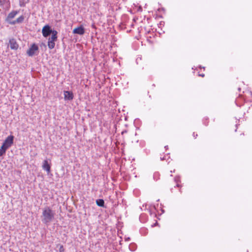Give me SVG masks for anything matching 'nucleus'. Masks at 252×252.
Listing matches in <instances>:
<instances>
[{
	"label": "nucleus",
	"mask_w": 252,
	"mask_h": 252,
	"mask_svg": "<svg viewBox=\"0 0 252 252\" xmlns=\"http://www.w3.org/2000/svg\"><path fill=\"white\" fill-rule=\"evenodd\" d=\"M175 182L176 183V186L180 188L182 186L181 185V181L180 179L178 177H176L175 178Z\"/></svg>",
	"instance_id": "nucleus-14"
},
{
	"label": "nucleus",
	"mask_w": 252,
	"mask_h": 252,
	"mask_svg": "<svg viewBox=\"0 0 252 252\" xmlns=\"http://www.w3.org/2000/svg\"><path fill=\"white\" fill-rule=\"evenodd\" d=\"M7 150V149L4 147V146L1 145V147L0 148V157L5 154Z\"/></svg>",
	"instance_id": "nucleus-13"
},
{
	"label": "nucleus",
	"mask_w": 252,
	"mask_h": 252,
	"mask_svg": "<svg viewBox=\"0 0 252 252\" xmlns=\"http://www.w3.org/2000/svg\"><path fill=\"white\" fill-rule=\"evenodd\" d=\"M18 13V11H12L8 14L7 17L6 18V21L10 23V22H11L10 21L13 19Z\"/></svg>",
	"instance_id": "nucleus-8"
},
{
	"label": "nucleus",
	"mask_w": 252,
	"mask_h": 252,
	"mask_svg": "<svg viewBox=\"0 0 252 252\" xmlns=\"http://www.w3.org/2000/svg\"><path fill=\"white\" fill-rule=\"evenodd\" d=\"M4 2V0H0V4L2 5Z\"/></svg>",
	"instance_id": "nucleus-17"
},
{
	"label": "nucleus",
	"mask_w": 252,
	"mask_h": 252,
	"mask_svg": "<svg viewBox=\"0 0 252 252\" xmlns=\"http://www.w3.org/2000/svg\"><path fill=\"white\" fill-rule=\"evenodd\" d=\"M38 50V46L35 43H33L30 47V48L27 50V54L29 56H33L36 52Z\"/></svg>",
	"instance_id": "nucleus-3"
},
{
	"label": "nucleus",
	"mask_w": 252,
	"mask_h": 252,
	"mask_svg": "<svg viewBox=\"0 0 252 252\" xmlns=\"http://www.w3.org/2000/svg\"><path fill=\"white\" fill-rule=\"evenodd\" d=\"M10 47L11 49L16 50L18 49L19 45L17 43L15 39H12L9 40Z\"/></svg>",
	"instance_id": "nucleus-9"
},
{
	"label": "nucleus",
	"mask_w": 252,
	"mask_h": 252,
	"mask_svg": "<svg viewBox=\"0 0 252 252\" xmlns=\"http://www.w3.org/2000/svg\"><path fill=\"white\" fill-rule=\"evenodd\" d=\"M55 215V213L49 207L44 208L42 213V221L46 224L52 221Z\"/></svg>",
	"instance_id": "nucleus-1"
},
{
	"label": "nucleus",
	"mask_w": 252,
	"mask_h": 252,
	"mask_svg": "<svg viewBox=\"0 0 252 252\" xmlns=\"http://www.w3.org/2000/svg\"><path fill=\"white\" fill-rule=\"evenodd\" d=\"M14 136L13 135H9L4 140L2 145L4 146L7 149L10 148L13 143Z\"/></svg>",
	"instance_id": "nucleus-2"
},
{
	"label": "nucleus",
	"mask_w": 252,
	"mask_h": 252,
	"mask_svg": "<svg viewBox=\"0 0 252 252\" xmlns=\"http://www.w3.org/2000/svg\"><path fill=\"white\" fill-rule=\"evenodd\" d=\"M55 43L52 41H48V46L50 49H52L55 47Z\"/></svg>",
	"instance_id": "nucleus-15"
},
{
	"label": "nucleus",
	"mask_w": 252,
	"mask_h": 252,
	"mask_svg": "<svg viewBox=\"0 0 252 252\" xmlns=\"http://www.w3.org/2000/svg\"><path fill=\"white\" fill-rule=\"evenodd\" d=\"M42 168L46 170L48 173H49L51 171V165L48 163L47 160H44L43 162Z\"/></svg>",
	"instance_id": "nucleus-7"
},
{
	"label": "nucleus",
	"mask_w": 252,
	"mask_h": 252,
	"mask_svg": "<svg viewBox=\"0 0 252 252\" xmlns=\"http://www.w3.org/2000/svg\"><path fill=\"white\" fill-rule=\"evenodd\" d=\"M96 204L100 207H104V201L102 199H99L96 200Z\"/></svg>",
	"instance_id": "nucleus-12"
},
{
	"label": "nucleus",
	"mask_w": 252,
	"mask_h": 252,
	"mask_svg": "<svg viewBox=\"0 0 252 252\" xmlns=\"http://www.w3.org/2000/svg\"><path fill=\"white\" fill-rule=\"evenodd\" d=\"M199 76H200L201 77H204V74H200Z\"/></svg>",
	"instance_id": "nucleus-19"
},
{
	"label": "nucleus",
	"mask_w": 252,
	"mask_h": 252,
	"mask_svg": "<svg viewBox=\"0 0 252 252\" xmlns=\"http://www.w3.org/2000/svg\"><path fill=\"white\" fill-rule=\"evenodd\" d=\"M24 17L23 16H21L19 17H18L16 20L13 21L11 22H10V24L12 25H14L16 23H21L24 21Z\"/></svg>",
	"instance_id": "nucleus-11"
},
{
	"label": "nucleus",
	"mask_w": 252,
	"mask_h": 252,
	"mask_svg": "<svg viewBox=\"0 0 252 252\" xmlns=\"http://www.w3.org/2000/svg\"><path fill=\"white\" fill-rule=\"evenodd\" d=\"M193 136H194V137L195 138H196L197 137V134H196L195 135V133H193Z\"/></svg>",
	"instance_id": "nucleus-18"
},
{
	"label": "nucleus",
	"mask_w": 252,
	"mask_h": 252,
	"mask_svg": "<svg viewBox=\"0 0 252 252\" xmlns=\"http://www.w3.org/2000/svg\"><path fill=\"white\" fill-rule=\"evenodd\" d=\"M85 29L82 25L78 27L73 30V33L74 34H78L79 35H83L85 33Z\"/></svg>",
	"instance_id": "nucleus-5"
},
{
	"label": "nucleus",
	"mask_w": 252,
	"mask_h": 252,
	"mask_svg": "<svg viewBox=\"0 0 252 252\" xmlns=\"http://www.w3.org/2000/svg\"><path fill=\"white\" fill-rule=\"evenodd\" d=\"M57 34L58 32L56 31H53V34L51 37L49 38L48 41H52L55 42L57 40Z\"/></svg>",
	"instance_id": "nucleus-10"
},
{
	"label": "nucleus",
	"mask_w": 252,
	"mask_h": 252,
	"mask_svg": "<svg viewBox=\"0 0 252 252\" xmlns=\"http://www.w3.org/2000/svg\"><path fill=\"white\" fill-rule=\"evenodd\" d=\"M59 252H64V249L63 246V245L60 246Z\"/></svg>",
	"instance_id": "nucleus-16"
},
{
	"label": "nucleus",
	"mask_w": 252,
	"mask_h": 252,
	"mask_svg": "<svg viewBox=\"0 0 252 252\" xmlns=\"http://www.w3.org/2000/svg\"><path fill=\"white\" fill-rule=\"evenodd\" d=\"M73 94L72 92L64 91V99L65 100H71L73 99Z\"/></svg>",
	"instance_id": "nucleus-6"
},
{
	"label": "nucleus",
	"mask_w": 252,
	"mask_h": 252,
	"mask_svg": "<svg viewBox=\"0 0 252 252\" xmlns=\"http://www.w3.org/2000/svg\"><path fill=\"white\" fill-rule=\"evenodd\" d=\"M53 31L51 29L50 27L48 25L44 26L42 30V35L44 37H47L51 33L53 34Z\"/></svg>",
	"instance_id": "nucleus-4"
}]
</instances>
